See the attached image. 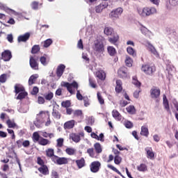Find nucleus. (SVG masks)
<instances>
[{
	"instance_id": "obj_41",
	"label": "nucleus",
	"mask_w": 178,
	"mask_h": 178,
	"mask_svg": "<svg viewBox=\"0 0 178 178\" xmlns=\"http://www.w3.org/2000/svg\"><path fill=\"white\" fill-rule=\"evenodd\" d=\"M126 110L130 115H134V113H136V108L134 106H129L126 108Z\"/></svg>"
},
{
	"instance_id": "obj_63",
	"label": "nucleus",
	"mask_w": 178,
	"mask_h": 178,
	"mask_svg": "<svg viewBox=\"0 0 178 178\" xmlns=\"http://www.w3.org/2000/svg\"><path fill=\"white\" fill-rule=\"evenodd\" d=\"M124 126L127 129H131V127H133V122H130V121H127L124 123Z\"/></svg>"
},
{
	"instance_id": "obj_40",
	"label": "nucleus",
	"mask_w": 178,
	"mask_h": 178,
	"mask_svg": "<svg viewBox=\"0 0 178 178\" xmlns=\"http://www.w3.org/2000/svg\"><path fill=\"white\" fill-rule=\"evenodd\" d=\"M44 118H48V112L45 113L44 111H40L39 114L37 115V118L42 119L43 121Z\"/></svg>"
},
{
	"instance_id": "obj_24",
	"label": "nucleus",
	"mask_w": 178,
	"mask_h": 178,
	"mask_svg": "<svg viewBox=\"0 0 178 178\" xmlns=\"http://www.w3.org/2000/svg\"><path fill=\"white\" fill-rule=\"evenodd\" d=\"M70 137L74 143H79L81 140L80 135L76 134H71Z\"/></svg>"
},
{
	"instance_id": "obj_37",
	"label": "nucleus",
	"mask_w": 178,
	"mask_h": 178,
	"mask_svg": "<svg viewBox=\"0 0 178 178\" xmlns=\"http://www.w3.org/2000/svg\"><path fill=\"white\" fill-rule=\"evenodd\" d=\"M58 165H63L67 163V159L65 157H60L56 159Z\"/></svg>"
},
{
	"instance_id": "obj_57",
	"label": "nucleus",
	"mask_w": 178,
	"mask_h": 178,
	"mask_svg": "<svg viewBox=\"0 0 178 178\" xmlns=\"http://www.w3.org/2000/svg\"><path fill=\"white\" fill-rule=\"evenodd\" d=\"M6 74H3L0 76V83H6Z\"/></svg>"
},
{
	"instance_id": "obj_44",
	"label": "nucleus",
	"mask_w": 178,
	"mask_h": 178,
	"mask_svg": "<svg viewBox=\"0 0 178 178\" xmlns=\"http://www.w3.org/2000/svg\"><path fill=\"white\" fill-rule=\"evenodd\" d=\"M148 50L153 54V55H158V51H156V49L155 47L152 46L151 44H148L147 45Z\"/></svg>"
},
{
	"instance_id": "obj_20",
	"label": "nucleus",
	"mask_w": 178,
	"mask_h": 178,
	"mask_svg": "<svg viewBox=\"0 0 178 178\" xmlns=\"http://www.w3.org/2000/svg\"><path fill=\"white\" fill-rule=\"evenodd\" d=\"M108 8V5L106 4H99L95 7L96 13H101L104 9Z\"/></svg>"
},
{
	"instance_id": "obj_61",
	"label": "nucleus",
	"mask_w": 178,
	"mask_h": 178,
	"mask_svg": "<svg viewBox=\"0 0 178 178\" xmlns=\"http://www.w3.org/2000/svg\"><path fill=\"white\" fill-rule=\"evenodd\" d=\"M84 106H90V99L88 97H83Z\"/></svg>"
},
{
	"instance_id": "obj_23",
	"label": "nucleus",
	"mask_w": 178,
	"mask_h": 178,
	"mask_svg": "<svg viewBox=\"0 0 178 178\" xmlns=\"http://www.w3.org/2000/svg\"><path fill=\"white\" fill-rule=\"evenodd\" d=\"M137 170L138 172H147V170H148V167L147 165L141 163L137 166Z\"/></svg>"
},
{
	"instance_id": "obj_32",
	"label": "nucleus",
	"mask_w": 178,
	"mask_h": 178,
	"mask_svg": "<svg viewBox=\"0 0 178 178\" xmlns=\"http://www.w3.org/2000/svg\"><path fill=\"white\" fill-rule=\"evenodd\" d=\"M41 49V48L40 47V45L38 44H35L33 46L32 49H31V54H33V55H35V54H38V51Z\"/></svg>"
},
{
	"instance_id": "obj_5",
	"label": "nucleus",
	"mask_w": 178,
	"mask_h": 178,
	"mask_svg": "<svg viewBox=\"0 0 178 178\" xmlns=\"http://www.w3.org/2000/svg\"><path fill=\"white\" fill-rule=\"evenodd\" d=\"M122 13H123V8H118L115 10H113L111 13L109 14V17L113 19V20H116L122 16Z\"/></svg>"
},
{
	"instance_id": "obj_9",
	"label": "nucleus",
	"mask_w": 178,
	"mask_h": 178,
	"mask_svg": "<svg viewBox=\"0 0 178 178\" xmlns=\"http://www.w3.org/2000/svg\"><path fill=\"white\" fill-rule=\"evenodd\" d=\"M0 59H2L4 62H9L12 59V51L10 50H5L1 53Z\"/></svg>"
},
{
	"instance_id": "obj_2",
	"label": "nucleus",
	"mask_w": 178,
	"mask_h": 178,
	"mask_svg": "<svg viewBox=\"0 0 178 178\" xmlns=\"http://www.w3.org/2000/svg\"><path fill=\"white\" fill-rule=\"evenodd\" d=\"M150 97L152 99H155L156 102H159V101H161L159 98L161 97V89H159V88L153 87L150 90Z\"/></svg>"
},
{
	"instance_id": "obj_26",
	"label": "nucleus",
	"mask_w": 178,
	"mask_h": 178,
	"mask_svg": "<svg viewBox=\"0 0 178 178\" xmlns=\"http://www.w3.org/2000/svg\"><path fill=\"white\" fill-rule=\"evenodd\" d=\"M43 122V119L36 118V120L33 122V124H35V126L38 127V129H40L41 128V124H42Z\"/></svg>"
},
{
	"instance_id": "obj_46",
	"label": "nucleus",
	"mask_w": 178,
	"mask_h": 178,
	"mask_svg": "<svg viewBox=\"0 0 178 178\" xmlns=\"http://www.w3.org/2000/svg\"><path fill=\"white\" fill-rule=\"evenodd\" d=\"M47 156H56L55 155V150L52 148H49L46 150Z\"/></svg>"
},
{
	"instance_id": "obj_28",
	"label": "nucleus",
	"mask_w": 178,
	"mask_h": 178,
	"mask_svg": "<svg viewBox=\"0 0 178 178\" xmlns=\"http://www.w3.org/2000/svg\"><path fill=\"white\" fill-rule=\"evenodd\" d=\"M37 79H38V74L31 76L29 79V86H33V84H34V83H35V80H37Z\"/></svg>"
},
{
	"instance_id": "obj_3",
	"label": "nucleus",
	"mask_w": 178,
	"mask_h": 178,
	"mask_svg": "<svg viewBox=\"0 0 178 178\" xmlns=\"http://www.w3.org/2000/svg\"><path fill=\"white\" fill-rule=\"evenodd\" d=\"M92 49L95 54H103L105 51V46L102 42L97 41L92 45Z\"/></svg>"
},
{
	"instance_id": "obj_18",
	"label": "nucleus",
	"mask_w": 178,
	"mask_h": 178,
	"mask_svg": "<svg viewBox=\"0 0 178 178\" xmlns=\"http://www.w3.org/2000/svg\"><path fill=\"white\" fill-rule=\"evenodd\" d=\"M74 118H78L79 119H83L84 115L83 114V111L76 110L73 113Z\"/></svg>"
},
{
	"instance_id": "obj_16",
	"label": "nucleus",
	"mask_w": 178,
	"mask_h": 178,
	"mask_svg": "<svg viewBox=\"0 0 178 178\" xmlns=\"http://www.w3.org/2000/svg\"><path fill=\"white\" fill-rule=\"evenodd\" d=\"M107 52L110 56H116L118 54V51H116V49L112 46H108L107 47Z\"/></svg>"
},
{
	"instance_id": "obj_17",
	"label": "nucleus",
	"mask_w": 178,
	"mask_h": 178,
	"mask_svg": "<svg viewBox=\"0 0 178 178\" xmlns=\"http://www.w3.org/2000/svg\"><path fill=\"white\" fill-rule=\"evenodd\" d=\"M14 88L15 94H19L20 92H23V91H26L24 87L20 84H15Z\"/></svg>"
},
{
	"instance_id": "obj_35",
	"label": "nucleus",
	"mask_w": 178,
	"mask_h": 178,
	"mask_svg": "<svg viewBox=\"0 0 178 178\" xmlns=\"http://www.w3.org/2000/svg\"><path fill=\"white\" fill-rule=\"evenodd\" d=\"M65 152L67 154V155H74V154H76V149L72 147H67L65 149Z\"/></svg>"
},
{
	"instance_id": "obj_50",
	"label": "nucleus",
	"mask_w": 178,
	"mask_h": 178,
	"mask_svg": "<svg viewBox=\"0 0 178 178\" xmlns=\"http://www.w3.org/2000/svg\"><path fill=\"white\" fill-rule=\"evenodd\" d=\"M97 95V99H98L100 105H104V104H105V100L104 99V98L101 95V93H99V92H98Z\"/></svg>"
},
{
	"instance_id": "obj_30",
	"label": "nucleus",
	"mask_w": 178,
	"mask_h": 178,
	"mask_svg": "<svg viewBox=\"0 0 178 178\" xmlns=\"http://www.w3.org/2000/svg\"><path fill=\"white\" fill-rule=\"evenodd\" d=\"M44 97L46 101H51L54 98V92L49 91L47 93L44 95Z\"/></svg>"
},
{
	"instance_id": "obj_25",
	"label": "nucleus",
	"mask_w": 178,
	"mask_h": 178,
	"mask_svg": "<svg viewBox=\"0 0 178 178\" xmlns=\"http://www.w3.org/2000/svg\"><path fill=\"white\" fill-rule=\"evenodd\" d=\"M127 54H129V55H131V56H136L137 55V52L131 47H128L127 48Z\"/></svg>"
},
{
	"instance_id": "obj_34",
	"label": "nucleus",
	"mask_w": 178,
	"mask_h": 178,
	"mask_svg": "<svg viewBox=\"0 0 178 178\" xmlns=\"http://www.w3.org/2000/svg\"><path fill=\"white\" fill-rule=\"evenodd\" d=\"M94 147L97 154H101V152H102V147H101V144L99 143H96L94 145Z\"/></svg>"
},
{
	"instance_id": "obj_48",
	"label": "nucleus",
	"mask_w": 178,
	"mask_h": 178,
	"mask_svg": "<svg viewBox=\"0 0 178 178\" xmlns=\"http://www.w3.org/2000/svg\"><path fill=\"white\" fill-rule=\"evenodd\" d=\"M107 168H108V169H111V170H113V172H115V173H118V175H120V176H122L123 177V175H122V173L120 172V171H119V170H118L116 168H115L113 165L108 164L107 165Z\"/></svg>"
},
{
	"instance_id": "obj_52",
	"label": "nucleus",
	"mask_w": 178,
	"mask_h": 178,
	"mask_svg": "<svg viewBox=\"0 0 178 178\" xmlns=\"http://www.w3.org/2000/svg\"><path fill=\"white\" fill-rule=\"evenodd\" d=\"M70 105H72V103L70 102V100H67V101H65V102H63L61 103V106L63 107V108H70Z\"/></svg>"
},
{
	"instance_id": "obj_38",
	"label": "nucleus",
	"mask_w": 178,
	"mask_h": 178,
	"mask_svg": "<svg viewBox=\"0 0 178 178\" xmlns=\"http://www.w3.org/2000/svg\"><path fill=\"white\" fill-rule=\"evenodd\" d=\"M65 140L63 139V138H59L58 139L56 140V148H62V147H63V143H64Z\"/></svg>"
},
{
	"instance_id": "obj_14",
	"label": "nucleus",
	"mask_w": 178,
	"mask_h": 178,
	"mask_svg": "<svg viewBox=\"0 0 178 178\" xmlns=\"http://www.w3.org/2000/svg\"><path fill=\"white\" fill-rule=\"evenodd\" d=\"M65 69H66V66H65L63 64L58 66L56 70V74L58 77H62L63 72H65Z\"/></svg>"
},
{
	"instance_id": "obj_21",
	"label": "nucleus",
	"mask_w": 178,
	"mask_h": 178,
	"mask_svg": "<svg viewBox=\"0 0 178 178\" xmlns=\"http://www.w3.org/2000/svg\"><path fill=\"white\" fill-rule=\"evenodd\" d=\"M112 115L113 118H114V119H115L116 120H122V115H120V113H119V111H118V110H113L112 111Z\"/></svg>"
},
{
	"instance_id": "obj_49",
	"label": "nucleus",
	"mask_w": 178,
	"mask_h": 178,
	"mask_svg": "<svg viewBox=\"0 0 178 178\" xmlns=\"http://www.w3.org/2000/svg\"><path fill=\"white\" fill-rule=\"evenodd\" d=\"M52 40L51 39H47L44 41L43 42V47L44 48H48V47H50L52 44Z\"/></svg>"
},
{
	"instance_id": "obj_27",
	"label": "nucleus",
	"mask_w": 178,
	"mask_h": 178,
	"mask_svg": "<svg viewBox=\"0 0 178 178\" xmlns=\"http://www.w3.org/2000/svg\"><path fill=\"white\" fill-rule=\"evenodd\" d=\"M125 65L128 67H131L133 66V59L130 56H127L125 59Z\"/></svg>"
},
{
	"instance_id": "obj_53",
	"label": "nucleus",
	"mask_w": 178,
	"mask_h": 178,
	"mask_svg": "<svg viewBox=\"0 0 178 178\" xmlns=\"http://www.w3.org/2000/svg\"><path fill=\"white\" fill-rule=\"evenodd\" d=\"M6 123L9 129H13L14 127H16V124L15 122H13L10 120H8Z\"/></svg>"
},
{
	"instance_id": "obj_12",
	"label": "nucleus",
	"mask_w": 178,
	"mask_h": 178,
	"mask_svg": "<svg viewBox=\"0 0 178 178\" xmlns=\"http://www.w3.org/2000/svg\"><path fill=\"white\" fill-rule=\"evenodd\" d=\"M95 76L99 80H101L102 81H104V80L106 79V74H105V72H104L102 70L97 71L95 72Z\"/></svg>"
},
{
	"instance_id": "obj_31",
	"label": "nucleus",
	"mask_w": 178,
	"mask_h": 178,
	"mask_svg": "<svg viewBox=\"0 0 178 178\" xmlns=\"http://www.w3.org/2000/svg\"><path fill=\"white\" fill-rule=\"evenodd\" d=\"M52 116L54 118V119L59 120V119H60L62 115H60V113H59V111L58 110L53 109Z\"/></svg>"
},
{
	"instance_id": "obj_1",
	"label": "nucleus",
	"mask_w": 178,
	"mask_h": 178,
	"mask_svg": "<svg viewBox=\"0 0 178 178\" xmlns=\"http://www.w3.org/2000/svg\"><path fill=\"white\" fill-rule=\"evenodd\" d=\"M62 87H65L69 92H70L72 95L74 94L73 92V89L72 88H76L77 90L79 88V83L76 82V81H74L72 83L69 82H65L63 81L61 83Z\"/></svg>"
},
{
	"instance_id": "obj_59",
	"label": "nucleus",
	"mask_w": 178,
	"mask_h": 178,
	"mask_svg": "<svg viewBox=\"0 0 178 178\" xmlns=\"http://www.w3.org/2000/svg\"><path fill=\"white\" fill-rule=\"evenodd\" d=\"M40 60L42 65L47 66V58L45 56H41Z\"/></svg>"
},
{
	"instance_id": "obj_51",
	"label": "nucleus",
	"mask_w": 178,
	"mask_h": 178,
	"mask_svg": "<svg viewBox=\"0 0 178 178\" xmlns=\"http://www.w3.org/2000/svg\"><path fill=\"white\" fill-rule=\"evenodd\" d=\"M89 85L92 88H97V83H95V80L92 78H89Z\"/></svg>"
},
{
	"instance_id": "obj_43",
	"label": "nucleus",
	"mask_w": 178,
	"mask_h": 178,
	"mask_svg": "<svg viewBox=\"0 0 178 178\" xmlns=\"http://www.w3.org/2000/svg\"><path fill=\"white\" fill-rule=\"evenodd\" d=\"M38 170L42 175H48V167L47 165H42V167L38 168Z\"/></svg>"
},
{
	"instance_id": "obj_4",
	"label": "nucleus",
	"mask_w": 178,
	"mask_h": 178,
	"mask_svg": "<svg viewBox=\"0 0 178 178\" xmlns=\"http://www.w3.org/2000/svg\"><path fill=\"white\" fill-rule=\"evenodd\" d=\"M142 72H144L145 74L152 76L155 72H156V67L154 65H144L141 68Z\"/></svg>"
},
{
	"instance_id": "obj_8",
	"label": "nucleus",
	"mask_w": 178,
	"mask_h": 178,
	"mask_svg": "<svg viewBox=\"0 0 178 178\" xmlns=\"http://www.w3.org/2000/svg\"><path fill=\"white\" fill-rule=\"evenodd\" d=\"M90 172L92 173H98L101 169V163L99 161H93L90 165Z\"/></svg>"
},
{
	"instance_id": "obj_29",
	"label": "nucleus",
	"mask_w": 178,
	"mask_h": 178,
	"mask_svg": "<svg viewBox=\"0 0 178 178\" xmlns=\"http://www.w3.org/2000/svg\"><path fill=\"white\" fill-rule=\"evenodd\" d=\"M132 84L136 86V87H141V82L139 81L138 79H137L136 76L132 77Z\"/></svg>"
},
{
	"instance_id": "obj_55",
	"label": "nucleus",
	"mask_w": 178,
	"mask_h": 178,
	"mask_svg": "<svg viewBox=\"0 0 178 178\" xmlns=\"http://www.w3.org/2000/svg\"><path fill=\"white\" fill-rule=\"evenodd\" d=\"M140 31L144 34V35H147L149 33V30H148L145 26L140 27Z\"/></svg>"
},
{
	"instance_id": "obj_19",
	"label": "nucleus",
	"mask_w": 178,
	"mask_h": 178,
	"mask_svg": "<svg viewBox=\"0 0 178 178\" xmlns=\"http://www.w3.org/2000/svg\"><path fill=\"white\" fill-rule=\"evenodd\" d=\"M140 135L144 136V137H148V136H149V131H148V128L147 127H141Z\"/></svg>"
},
{
	"instance_id": "obj_36",
	"label": "nucleus",
	"mask_w": 178,
	"mask_h": 178,
	"mask_svg": "<svg viewBox=\"0 0 178 178\" xmlns=\"http://www.w3.org/2000/svg\"><path fill=\"white\" fill-rule=\"evenodd\" d=\"M27 95V92H26V90H24L23 92H20L19 93H18L17 99H24V98H26Z\"/></svg>"
},
{
	"instance_id": "obj_11",
	"label": "nucleus",
	"mask_w": 178,
	"mask_h": 178,
	"mask_svg": "<svg viewBox=\"0 0 178 178\" xmlns=\"http://www.w3.org/2000/svg\"><path fill=\"white\" fill-rule=\"evenodd\" d=\"M115 92H117V94H120V92H122V91H123V83L122 82V81L120 79H118L115 81Z\"/></svg>"
},
{
	"instance_id": "obj_54",
	"label": "nucleus",
	"mask_w": 178,
	"mask_h": 178,
	"mask_svg": "<svg viewBox=\"0 0 178 178\" xmlns=\"http://www.w3.org/2000/svg\"><path fill=\"white\" fill-rule=\"evenodd\" d=\"M40 91V89L37 86L33 88L32 91L31 92V95H37Z\"/></svg>"
},
{
	"instance_id": "obj_64",
	"label": "nucleus",
	"mask_w": 178,
	"mask_h": 178,
	"mask_svg": "<svg viewBox=\"0 0 178 178\" xmlns=\"http://www.w3.org/2000/svg\"><path fill=\"white\" fill-rule=\"evenodd\" d=\"M77 47L79 49H83L84 45L83 44V40L80 39L77 43Z\"/></svg>"
},
{
	"instance_id": "obj_22",
	"label": "nucleus",
	"mask_w": 178,
	"mask_h": 178,
	"mask_svg": "<svg viewBox=\"0 0 178 178\" xmlns=\"http://www.w3.org/2000/svg\"><path fill=\"white\" fill-rule=\"evenodd\" d=\"M38 144L40 145H43V146L49 145V144H51V141H49V140H48V139H45L44 138H40V139L38 142Z\"/></svg>"
},
{
	"instance_id": "obj_60",
	"label": "nucleus",
	"mask_w": 178,
	"mask_h": 178,
	"mask_svg": "<svg viewBox=\"0 0 178 178\" xmlns=\"http://www.w3.org/2000/svg\"><path fill=\"white\" fill-rule=\"evenodd\" d=\"M114 162H115V165H119L120 163V162H122V157L115 156Z\"/></svg>"
},
{
	"instance_id": "obj_56",
	"label": "nucleus",
	"mask_w": 178,
	"mask_h": 178,
	"mask_svg": "<svg viewBox=\"0 0 178 178\" xmlns=\"http://www.w3.org/2000/svg\"><path fill=\"white\" fill-rule=\"evenodd\" d=\"M76 98L79 101H83L84 99V97H83V95L80 94V90H76Z\"/></svg>"
},
{
	"instance_id": "obj_45",
	"label": "nucleus",
	"mask_w": 178,
	"mask_h": 178,
	"mask_svg": "<svg viewBox=\"0 0 178 178\" xmlns=\"http://www.w3.org/2000/svg\"><path fill=\"white\" fill-rule=\"evenodd\" d=\"M104 31L106 35H112L113 34V29L111 27H106Z\"/></svg>"
},
{
	"instance_id": "obj_42",
	"label": "nucleus",
	"mask_w": 178,
	"mask_h": 178,
	"mask_svg": "<svg viewBox=\"0 0 178 178\" xmlns=\"http://www.w3.org/2000/svg\"><path fill=\"white\" fill-rule=\"evenodd\" d=\"M32 140L33 143H39L40 141V134L38 132H34L32 136Z\"/></svg>"
},
{
	"instance_id": "obj_47",
	"label": "nucleus",
	"mask_w": 178,
	"mask_h": 178,
	"mask_svg": "<svg viewBox=\"0 0 178 178\" xmlns=\"http://www.w3.org/2000/svg\"><path fill=\"white\" fill-rule=\"evenodd\" d=\"M118 40H119V35H114L113 38H108L109 42H111V44H113L114 45L118 42Z\"/></svg>"
},
{
	"instance_id": "obj_7",
	"label": "nucleus",
	"mask_w": 178,
	"mask_h": 178,
	"mask_svg": "<svg viewBox=\"0 0 178 178\" xmlns=\"http://www.w3.org/2000/svg\"><path fill=\"white\" fill-rule=\"evenodd\" d=\"M38 60V57L35 56H31L30 58H29V65L31 67V69H33V70H38L39 67V64L38 62H37Z\"/></svg>"
},
{
	"instance_id": "obj_58",
	"label": "nucleus",
	"mask_w": 178,
	"mask_h": 178,
	"mask_svg": "<svg viewBox=\"0 0 178 178\" xmlns=\"http://www.w3.org/2000/svg\"><path fill=\"white\" fill-rule=\"evenodd\" d=\"M22 147H24V148H29V147H30V140H22Z\"/></svg>"
},
{
	"instance_id": "obj_33",
	"label": "nucleus",
	"mask_w": 178,
	"mask_h": 178,
	"mask_svg": "<svg viewBox=\"0 0 178 178\" xmlns=\"http://www.w3.org/2000/svg\"><path fill=\"white\" fill-rule=\"evenodd\" d=\"M145 151L146 152L147 156H155L152 147H147L145 149Z\"/></svg>"
},
{
	"instance_id": "obj_62",
	"label": "nucleus",
	"mask_w": 178,
	"mask_h": 178,
	"mask_svg": "<svg viewBox=\"0 0 178 178\" xmlns=\"http://www.w3.org/2000/svg\"><path fill=\"white\" fill-rule=\"evenodd\" d=\"M38 104H40V105H42L43 104H45V99H44L43 97L39 96L38 97Z\"/></svg>"
},
{
	"instance_id": "obj_15",
	"label": "nucleus",
	"mask_w": 178,
	"mask_h": 178,
	"mask_svg": "<svg viewBox=\"0 0 178 178\" xmlns=\"http://www.w3.org/2000/svg\"><path fill=\"white\" fill-rule=\"evenodd\" d=\"M76 123V122L74 121V120H71L70 121H67L66 122H65L64 124V129L66 130H69L70 129H73V127H74V124Z\"/></svg>"
},
{
	"instance_id": "obj_39",
	"label": "nucleus",
	"mask_w": 178,
	"mask_h": 178,
	"mask_svg": "<svg viewBox=\"0 0 178 178\" xmlns=\"http://www.w3.org/2000/svg\"><path fill=\"white\" fill-rule=\"evenodd\" d=\"M76 163L79 169H81V168H83L86 161H84V159H81L80 160H76Z\"/></svg>"
},
{
	"instance_id": "obj_10",
	"label": "nucleus",
	"mask_w": 178,
	"mask_h": 178,
	"mask_svg": "<svg viewBox=\"0 0 178 178\" xmlns=\"http://www.w3.org/2000/svg\"><path fill=\"white\" fill-rule=\"evenodd\" d=\"M118 76L120 79H127L128 73H127V67H121L118 71Z\"/></svg>"
},
{
	"instance_id": "obj_13",
	"label": "nucleus",
	"mask_w": 178,
	"mask_h": 178,
	"mask_svg": "<svg viewBox=\"0 0 178 178\" xmlns=\"http://www.w3.org/2000/svg\"><path fill=\"white\" fill-rule=\"evenodd\" d=\"M30 38V33H26L24 35H21L18 37V42H26L29 41Z\"/></svg>"
},
{
	"instance_id": "obj_6",
	"label": "nucleus",
	"mask_w": 178,
	"mask_h": 178,
	"mask_svg": "<svg viewBox=\"0 0 178 178\" xmlns=\"http://www.w3.org/2000/svg\"><path fill=\"white\" fill-rule=\"evenodd\" d=\"M156 13V8L154 7H145L143 8L141 16H151V15H155Z\"/></svg>"
}]
</instances>
